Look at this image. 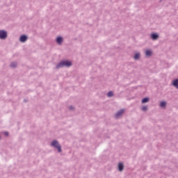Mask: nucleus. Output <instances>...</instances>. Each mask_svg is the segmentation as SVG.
I'll use <instances>...</instances> for the list:
<instances>
[{
  "label": "nucleus",
  "instance_id": "nucleus-1",
  "mask_svg": "<svg viewBox=\"0 0 178 178\" xmlns=\"http://www.w3.org/2000/svg\"><path fill=\"white\" fill-rule=\"evenodd\" d=\"M72 63L70 60H63L60 62L58 65H57V69H58L59 67H62L63 66H72Z\"/></svg>",
  "mask_w": 178,
  "mask_h": 178
},
{
  "label": "nucleus",
  "instance_id": "nucleus-2",
  "mask_svg": "<svg viewBox=\"0 0 178 178\" xmlns=\"http://www.w3.org/2000/svg\"><path fill=\"white\" fill-rule=\"evenodd\" d=\"M51 145H53V147H56V148L58 149V152H61L62 148L58 141L56 140L52 141Z\"/></svg>",
  "mask_w": 178,
  "mask_h": 178
},
{
  "label": "nucleus",
  "instance_id": "nucleus-3",
  "mask_svg": "<svg viewBox=\"0 0 178 178\" xmlns=\"http://www.w3.org/2000/svg\"><path fill=\"white\" fill-rule=\"evenodd\" d=\"M7 36H8V34L6 31H4L3 30L0 31V38L1 40H5L6 38H7Z\"/></svg>",
  "mask_w": 178,
  "mask_h": 178
},
{
  "label": "nucleus",
  "instance_id": "nucleus-4",
  "mask_svg": "<svg viewBox=\"0 0 178 178\" xmlns=\"http://www.w3.org/2000/svg\"><path fill=\"white\" fill-rule=\"evenodd\" d=\"M124 112V109H121L120 111L117 112V113L115 114V118H120V116H122V115H123Z\"/></svg>",
  "mask_w": 178,
  "mask_h": 178
},
{
  "label": "nucleus",
  "instance_id": "nucleus-5",
  "mask_svg": "<svg viewBox=\"0 0 178 178\" xmlns=\"http://www.w3.org/2000/svg\"><path fill=\"white\" fill-rule=\"evenodd\" d=\"M26 40H27L26 35H22V37H20L21 42H25Z\"/></svg>",
  "mask_w": 178,
  "mask_h": 178
},
{
  "label": "nucleus",
  "instance_id": "nucleus-6",
  "mask_svg": "<svg viewBox=\"0 0 178 178\" xmlns=\"http://www.w3.org/2000/svg\"><path fill=\"white\" fill-rule=\"evenodd\" d=\"M118 169H119V170H123V169H124V165H123V163H120L118 164Z\"/></svg>",
  "mask_w": 178,
  "mask_h": 178
},
{
  "label": "nucleus",
  "instance_id": "nucleus-7",
  "mask_svg": "<svg viewBox=\"0 0 178 178\" xmlns=\"http://www.w3.org/2000/svg\"><path fill=\"white\" fill-rule=\"evenodd\" d=\"M63 38L62 37H58L57 38V42L58 44H61L63 42Z\"/></svg>",
  "mask_w": 178,
  "mask_h": 178
},
{
  "label": "nucleus",
  "instance_id": "nucleus-8",
  "mask_svg": "<svg viewBox=\"0 0 178 178\" xmlns=\"http://www.w3.org/2000/svg\"><path fill=\"white\" fill-rule=\"evenodd\" d=\"M152 54V51H150L149 49H148V50H147V51H145V55H146L147 56H151Z\"/></svg>",
  "mask_w": 178,
  "mask_h": 178
},
{
  "label": "nucleus",
  "instance_id": "nucleus-9",
  "mask_svg": "<svg viewBox=\"0 0 178 178\" xmlns=\"http://www.w3.org/2000/svg\"><path fill=\"white\" fill-rule=\"evenodd\" d=\"M152 40H157L159 38L158 34H152Z\"/></svg>",
  "mask_w": 178,
  "mask_h": 178
},
{
  "label": "nucleus",
  "instance_id": "nucleus-10",
  "mask_svg": "<svg viewBox=\"0 0 178 178\" xmlns=\"http://www.w3.org/2000/svg\"><path fill=\"white\" fill-rule=\"evenodd\" d=\"M173 86H175V87H177V88H178V79L175 80L173 81Z\"/></svg>",
  "mask_w": 178,
  "mask_h": 178
},
{
  "label": "nucleus",
  "instance_id": "nucleus-11",
  "mask_svg": "<svg viewBox=\"0 0 178 178\" xmlns=\"http://www.w3.org/2000/svg\"><path fill=\"white\" fill-rule=\"evenodd\" d=\"M149 98H143L142 100L143 104H145V102H148Z\"/></svg>",
  "mask_w": 178,
  "mask_h": 178
},
{
  "label": "nucleus",
  "instance_id": "nucleus-12",
  "mask_svg": "<svg viewBox=\"0 0 178 178\" xmlns=\"http://www.w3.org/2000/svg\"><path fill=\"white\" fill-rule=\"evenodd\" d=\"M165 105H166V102L165 101H162L160 104V106L162 107L165 106Z\"/></svg>",
  "mask_w": 178,
  "mask_h": 178
},
{
  "label": "nucleus",
  "instance_id": "nucleus-13",
  "mask_svg": "<svg viewBox=\"0 0 178 178\" xmlns=\"http://www.w3.org/2000/svg\"><path fill=\"white\" fill-rule=\"evenodd\" d=\"M140 56V54H136L134 56V59H139Z\"/></svg>",
  "mask_w": 178,
  "mask_h": 178
},
{
  "label": "nucleus",
  "instance_id": "nucleus-14",
  "mask_svg": "<svg viewBox=\"0 0 178 178\" xmlns=\"http://www.w3.org/2000/svg\"><path fill=\"white\" fill-rule=\"evenodd\" d=\"M113 91H109V92H108V97H113Z\"/></svg>",
  "mask_w": 178,
  "mask_h": 178
},
{
  "label": "nucleus",
  "instance_id": "nucleus-15",
  "mask_svg": "<svg viewBox=\"0 0 178 178\" xmlns=\"http://www.w3.org/2000/svg\"><path fill=\"white\" fill-rule=\"evenodd\" d=\"M10 66H11V67H15L17 66V63H11Z\"/></svg>",
  "mask_w": 178,
  "mask_h": 178
},
{
  "label": "nucleus",
  "instance_id": "nucleus-16",
  "mask_svg": "<svg viewBox=\"0 0 178 178\" xmlns=\"http://www.w3.org/2000/svg\"><path fill=\"white\" fill-rule=\"evenodd\" d=\"M147 106H143L142 110L143 111H147Z\"/></svg>",
  "mask_w": 178,
  "mask_h": 178
},
{
  "label": "nucleus",
  "instance_id": "nucleus-17",
  "mask_svg": "<svg viewBox=\"0 0 178 178\" xmlns=\"http://www.w3.org/2000/svg\"><path fill=\"white\" fill-rule=\"evenodd\" d=\"M4 134H5V136H8L9 133H8V131H4Z\"/></svg>",
  "mask_w": 178,
  "mask_h": 178
}]
</instances>
